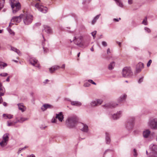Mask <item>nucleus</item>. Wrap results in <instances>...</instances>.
<instances>
[{
    "instance_id": "1",
    "label": "nucleus",
    "mask_w": 157,
    "mask_h": 157,
    "mask_svg": "<svg viewBox=\"0 0 157 157\" xmlns=\"http://www.w3.org/2000/svg\"><path fill=\"white\" fill-rule=\"evenodd\" d=\"M78 119L76 117L72 116L69 117L66 121V123L70 128H72L77 124Z\"/></svg>"
},
{
    "instance_id": "2",
    "label": "nucleus",
    "mask_w": 157,
    "mask_h": 157,
    "mask_svg": "<svg viewBox=\"0 0 157 157\" xmlns=\"http://www.w3.org/2000/svg\"><path fill=\"white\" fill-rule=\"evenodd\" d=\"M23 15V19L24 24L25 25H29L30 24L33 20V16L27 12L24 13Z\"/></svg>"
},
{
    "instance_id": "3",
    "label": "nucleus",
    "mask_w": 157,
    "mask_h": 157,
    "mask_svg": "<svg viewBox=\"0 0 157 157\" xmlns=\"http://www.w3.org/2000/svg\"><path fill=\"white\" fill-rule=\"evenodd\" d=\"M122 75L124 77H130L132 75L131 68L128 67H125L123 69Z\"/></svg>"
},
{
    "instance_id": "4",
    "label": "nucleus",
    "mask_w": 157,
    "mask_h": 157,
    "mask_svg": "<svg viewBox=\"0 0 157 157\" xmlns=\"http://www.w3.org/2000/svg\"><path fill=\"white\" fill-rule=\"evenodd\" d=\"M134 120V118L133 117H129L128 119L126 124V128L128 130L133 128Z\"/></svg>"
},
{
    "instance_id": "5",
    "label": "nucleus",
    "mask_w": 157,
    "mask_h": 157,
    "mask_svg": "<svg viewBox=\"0 0 157 157\" xmlns=\"http://www.w3.org/2000/svg\"><path fill=\"white\" fill-rule=\"evenodd\" d=\"M35 6L39 11L43 13H46L47 12V8L39 3H37L35 5Z\"/></svg>"
},
{
    "instance_id": "6",
    "label": "nucleus",
    "mask_w": 157,
    "mask_h": 157,
    "mask_svg": "<svg viewBox=\"0 0 157 157\" xmlns=\"http://www.w3.org/2000/svg\"><path fill=\"white\" fill-rule=\"evenodd\" d=\"M148 125L153 129L157 130V118H155L149 120Z\"/></svg>"
},
{
    "instance_id": "7",
    "label": "nucleus",
    "mask_w": 157,
    "mask_h": 157,
    "mask_svg": "<svg viewBox=\"0 0 157 157\" xmlns=\"http://www.w3.org/2000/svg\"><path fill=\"white\" fill-rule=\"evenodd\" d=\"M9 139V134L6 133L3 135L2 137V140L0 143V145L2 147H4L7 144Z\"/></svg>"
},
{
    "instance_id": "8",
    "label": "nucleus",
    "mask_w": 157,
    "mask_h": 157,
    "mask_svg": "<svg viewBox=\"0 0 157 157\" xmlns=\"http://www.w3.org/2000/svg\"><path fill=\"white\" fill-rule=\"evenodd\" d=\"M82 36H76L74 37L73 41H74V43L75 44L81 47L83 45V44L82 43Z\"/></svg>"
},
{
    "instance_id": "9",
    "label": "nucleus",
    "mask_w": 157,
    "mask_h": 157,
    "mask_svg": "<svg viewBox=\"0 0 157 157\" xmlns=\"http://www.w3.org/2000/svg\"><path fill=\"white\" fill-rule=\"evenodd\" d=\"M103 102V100L101 99H96L95 100H93L90 103V105L92 107H95L101 105Z\"/></svg>"
},
{
    "instance_id": "10",
    "label": "nucleus",
    "mask_w": 157,
    "mask_h": 157,
    "mask_svg": "<svg viewBox=\"0 0 157 157\" xmlns=\"http://www.w3.org/2000/svg\"><path fill=\"white\" fill-rule=\"evenodd\" d=\"M150 149L152 153L153 154V157H155L157 155V146L153 144H151L149 146Z\"/></svg>"
},
{
    "instance_id": "11",
    "label": "nucleus",
    "mask_w": 157,
    "mask_h": 157,
    "mask_svg": "<svg viewBox=\"0 0 157 157\" xmlns=\"http://www.w3.org/2000/svg\"><path fill=\"white\" fill-rule=\"evenodd\" d=\"M117 104L113 102H111L106 103L104 105H102V106L105 108L108 109L113 108L116 107Z\"/></svg>"
},
{
    "instance_id": "12",
    "label": "nucleus",
    "mask_w": 157,
    "mask_h": 157,
    "mask_svg": "<svg viewBox=\"0 0 157 157\" xmlns=\"http://www.w3.org/2000/svg\"><path fill=\"white\" fill-rule=\"evenodd\" d=\"M29 61L30 63L33 66L38 68H39L40 65L38 63V61L35 58H30L29 59Z\"/></svg>"
},
{
    "instance_id": "13",
    "label": "nucleus",
    "mask_w": 157,
    "mask_h": 157,
    "mask_svg": "<svg viewBox=\"0 0 157 157\" xmlns=\"http://www.w3.org/2000/svg\"><path fill=\"white\" fill-rule=\"evenodd\" d=\"M23 14H21L19 16L13 17L11 19V21L17 23H19L21 21V19L23 18Z\"/></svg>"
},
{
    "instance_id": "14",
    "label": "nucleus",
    "mask_w": 157,
    "mask_h": 157,
    "mask_svg": "<svg viewBox=\"0 0 157 157\" xmlns=\"http://www.w3.org/2000/svg\"><path fill=\"white\" fill-rule=\"evenodd\" d=\"M79 127L80 129L83 132H87L88 131V126L85 124L83 123H80L79 124Z\"/></svg>"
},
{
    "instance_id": "15",
    "label": "nucleus",
    "mask_w": 157,
    "mask_h": 157,
    "mask_svg": "<svg viewBox=\"0 0 157 157\" xmlns=\"http://www.w3.org/2000/svg\"><path fill=\"white\" fill-rule=\"evenodd\" d=\"M13 10V13L15 14L21 9V5L20 3H18L17 4L14 6L13 8H12Z\"/></svg>"
},
{
    "instance_id": "16",
    "label": "nucleus",
    "mask_w": 157,
    "mask_h": 157,
    "mask_svg": "<svg viewBox=\"0 0 157 157\" xmlns=\"http://www.w3.org/2000/svg\"><path fill=\"white\" fill-rule=\"evenodd\" d=\"M13 10V13L15 14L21 9V5L20 3H18L17 4L14 6L13 8H12Z\"/></svg>"
},
{
    "instance_id": "17",
    "label": "nucleus",
    "mask_w": 157,
    "mask_h": 157,
    "mask_svg": "<svg viewBox=\"0 0 157 157\" xmlns=\"http://www.w3.org/2000/svg\"><path fill=\"white\" fill-rule=\"evenodd\" d=\"M144 67V64L141 62H139L136 65V71L137 73H139L142 69Z\"/></svg>"
},
{
    "instance_id": "18",
    "label": "nucleus",
    "mask_w": 157,
    "mask_h": 157,
    "mask_svg": "<svg viewBox=\"0 0 157 157\" xmlns=\"http://www.w3.org/2000/svg\"><path fill=\"white\" fill-rule=\"evenodd\" d=\"M122 113L121 111L118 112L114 114L112 116V118L114 120H117L119 119L121 116Z\"/></svg>"
},
{
    "instance_id": "19",
    "label": "nucleus",
    "mask_w": 157,
    "mask_h": 157,
    "mask_svg": "<svg viewBox=\"0 0 157 157\" xmlns=\"http://www.w3.org/2000/svg\"><path fill=\"white\" fill-rule=\"evenodd\" d=\"M56 119H58L59 121L62 122L64 118L62 113L60 112L58 114H56Z\"/></svg>"
},
{
    "instance_id": "20",
    "label": "nucleus",
    "mask_w": 157,
    "mask_h": 157,
    "mask_svg": "<svg viewBox=\"0 0 157 157\" xmlns=\"http://www.w3.org/2000/svg\"><path fill=\"white\" fill-rule=\"evenodd\" d=\"M151 131L148 129L144 131L143 132V136L144 138H147L150 135Z\"/></svg>"
},
{
    "instance_id": "21",
    "label": "nucleus",
    "mask_w": 157,
    "mask_h": 157,
    "mask_svg": "<svg viewBox=\"0 0 157 157\" xmlns=\"http://www.w3.org/2000/svg\"><path fill=\"white\" fill-rule=\"evenodd\" d=\"M71 104L72 105L78 107L82 105V103L81 102L77 101H71Z\"/></svg>"
},
{
    "instance_id": "22",
    "label": "nucleus",
    "mask_w": 157,
    "mask_h": 157,
    "mask_svg": "<svg viewBox=\"0 0 157 157\" xmlns=\"http://www.w3.org/2000/svg\"><path fill=\"white\" fill-rule=\"evenodd\" d=\"M44 29L43 30V31L46 32L48 33H50L52 32V29L50 27L47 26H44Z\"/></svg>"
},
{
    "instance_id": "23",
    "label": "nucleus",
    "mask_w": 157,
    "mask_h": 157,
    "mask_svg": "<svg viewBox=\"0 0 157 157\" xmlns=\"http://www.w3.org/2000/svg\"><path fill=\"white\" fill-rule=\"evenodd\" d=\"M105 140L106 143L109 144L111 141L110 136L109 133L108 132L105 133Z\"/></svg>"
},
{
    "instance_id": "24",
    "label": "nucleus",
    "mask_w": 157,
    "mask_h": 157,
    "mask_svg": "<svg viewBox=\"0 0 157 157\" xmlns=\"http://www.w3.org/2000/svg\"><path fill=\"white\" fill-rule=\"evenodd\" d=\"M60 68V67L59 66H54L49 68V71L50 73H52L54 71Z\"/></svg>"
},
{
    "instance_id": "25",
    "label": "nucleus",
    "mask_w": 157,
    "mask_h": 157,
    "mask_svg": "<svg viewBox=\"0 0 157 157\" xmlns=\"http://www.w3.org/2000/svg\"><path fill=\"white\" fill-rule=\"evenodd\" d=\"M52 105L49 104H44L41 107V109L43 111H45L47 109L50 108Z\"/></svg>"
},
{
    "instance_id": "26",
    "label": "nucleus",
    "mask_w": 157,
    "mask_h": 157,
    "mask_svg": "<svg viewBox=\"0 0 157 157\" xmlns=\"http://www.w3.org/2000/svg\"><path fill=\"white\" fill-rule=\"evenodd\" d=\"M10 1L12 8H13L14 5L17 4L18 3H19L18 0H10Z\"/></svg>"
},
{
    "instance_id": "27",
    "label": "nucleus",
    "mask_w": 157,
    "mask_h": 157,
    "mask_svg": "<svg viewBox=\"0 0 157 157\" xmlns=\"http://www.w3.org/2000/svg\"><path fill=\"white\" fill-rule=\"evenodd\" d=\"M17 105L19 109L22 112H23L26 109V107L23 105L22 104L19 103Z\"/></svg>"
},
{
    "instance_id": "28",
    "label": "nucleus",
    "mask_w": 157,
    "mask_h": 157,
    "mask_svg": "<svg viewBox=\"0 0 157 157\" xmlns=\"http://www.w3.org/2000/svg\"><path fill=\"white\" fill-rule=\"evenodd\" d=\"M101 14H99L96 16L93 19L92 21L91 24L92 25H94L96 22L97 21L98 19Z\"/></svg>"
},
{
    "instance_id": "29",
    "label": "nucleus",
    "mask_w": 157,
    "mask_h": 157,
    "mask_svg": "<svg viewBox=\"0 0 157 157\" xmlns=\"http://www.w3.org/2000/svg\"><path fill=\"white\" fill-rule=\"evenodd\" d=\"M127 95L126 94H124L121 96L118 99V101L119 102H121L122 101H124L126 98Z\"/></svg>"
},
{
    "instance_id": "30",
    "label": "nucleus",
    "mask_w": 157,
    "mask_h": 157,
    "mask_svg": "<svg viewBox=\"0 0 157 157\" xmlns=\"http://www.w3.org/2000/svg\"><path fill=\"white\" fill-rule=\"evenodd\" d=\"M11 50L16 52L18 55L20 56L21 55V53L18 49L15 48L11 47Z\"/></svg>"
},
{
    "instance_id": "31",
    "label": "nucleus",
    "mask_w": 157,
    "mask_h": 157,
    "mask_svg": "<svg viewBox=\"0 0 157 157\" xmlns=\"http://www.w3.org/2000/svg\"><path fill=\"white\" fill-rule=\"evenodd\" d=\"M3 116L5 119H10L13 117V115L10 114H4Z\"/></svg>"
},
{
    "instance_id": "32",
    "label": "nucleus",
    "mask_w": 157,
    "mask_h": 157,
    "mask_svg": "<svg viewBox=\"0 0 157 157\" xmlns=\"http://www.w3.org/2000/svg\"><path fill=\"white\" fill-rule=\"evenodd\" d=\"M28 119L27 118L21 117L19 119H17L16 122H17V123L18 122L22 123L25 121L28 120Z\"/></svg>"
},
{
    "instance_id": "33",
    "label": "nucleus",
    "mask_w": 157,
    "mask_h": 157,
    "mask_svg": "<svg viewBox=\"0 0 157 157\" xmlns=\"http://www.w3.org/2000/svg\"><path fill=\"white\" fill-rule=\"evenodd\" d=\"M17 123V122H10V121H7V126H14L15 125V124Z\"/></svg>"
},
{
    "instance_id": "34",
    "label": "nucleus",
    "mask_w": 157,
    "mask_h": 157,
    "mask_svg": "<svg viewBox=\"0 0 157 157\" xmlns=\"http://www.w3.org/2000/svg\"><path fill=\"white\" fill-rule=\"evenodd\" d=\"M115 66V63L114 62H113L111 63L108 66V69L109 70H112Z\"/></svg>"
},
{
    "instance_id": "35",
    "label": "nucleus",
    "mask_w": 157,
    "mask_h": 157,
    "mask_svg": "<svg viewBox=\"0 0 157 157\" xmlns=\"http://www.w3.org/2000/svg\"><path fill=\"white\" fill-rule=\"evenodd\" d=\"M42 45L44 50V53H47L48 51V49L47 48L45 47L44 45V43L43 42H42Z\"/></svg>"
},
{
    "instance_id": "36",
    "label": "nucleus",
    "mask_w": 157,
    "mask_h": 157,
    "mask_svg": "<svg viewBox=\"0 0 157 157\" xmlns=\"http://www.w3.org/2000/svg\"><path fill=\"white\" fill-rule=\"evenodd\" d=\"M7 66V64L4 62H0V68H3Z\"/></svg>"
},
{
    "instance_id": "37",
    "label": "nucleus",
    "mask_w": 157,
    "mask_h": 157,
    "mask_svg": "<svg viewBox=\"0 0 157 157\" xmlns=\"http://www.w3.org/2000/svg\"><path fill=\"white\" fill-rule=\"evenodd\" d=\"M4 2V0H0V10L3 7Z\"/></svg>"
},
{
    "instance_id": "38",
    "label": "nucleus",
    "mask_w": 157,
    "mask_h": 157,
    "mask_svg": "<svg viewBox=\"0 0 157 157\" xmlns=\"http://www.w3.org/2000/svg\"><path fill=\"white\" fill-rule=\"evenodd\" d=\"M142 23L145 25H147V17H145L144 19L142 22Z\"/></svg>"
},
{
    "instance_id": "39",
    "label": "nucleus",
    "mask_w": 157,
    "mask_h": 157,
    "mask_svg": "<svg viewBox=\"0 0 157 157\" xmlns=\"http://www.w3.org/2000/svg\"><path fill=\"white\" fill-rule=\"evenodd\" d=\"M7 29H8V31L9 32L10 34L12 35L13 36L14 35V33L9 28H8Z\"/></svg>"
},
{
    "instance_id": "40",
    "label": "nucleus",
    "mask_w": 157,
    "mask_h": 157,
    "mask_svg": "<svg viewBox=\"0 0 157 157\" xmlns=\"http://www.w3.org/2000/svg\"><path fill=\"white\" fill-rule=\"evenodd\" d=\"M96 33H97V31H94V32H93L91 33V34L92 36H93L94 39V38H95V37H96L95 35H96Z\"/></svg>"
},
{
    "instance_id": "41",
    "label": "nucleus",
    "mask_w": 157,
    "mask_h": 157,
    "mask_svg": "<svg viewBox=\"0 0 157 157\" xmlns=\"http://www.w3.org/2000/svg\"><path fill=\"white\" fill-rule=\"evenodd\" d=\"M144 30L147 32L148 33H149L151 32V29L147 27H145L144 28Z\"/></svg>"
},
{
    "instance_id": "42",
    "label": "nucleus",
    "mask_w": 157,
    "mask_h": 157,
    "mask_svg": "<svg viewBox=\"0 0 157 157\" xmlns=\"http://www.w3.org/2000/svg\"><path fill=\"white\" fill-rule=\"evenodd\" d=\"M8 75V74L6 73H2L0 74V76H1L6 77Z\"/></svg>"
},
{
    "instance_id": "43",
    "label": "nucleus",
    "mask_w": 157,
    "mask_h": 157,
    "mask_svg": "<svg viewBox=\"0 0 157 157\" xmlns=\"http://www.w3.org/2000/svg\"><path fill=\"white\" fill-rule=\"evenodd\" d=\"M101 44H102V46H103L104 47H105L107 46V43L105 41H102Z\"/></svg>"
},
{
    "instance_id": "44",
    "label": "nucleus",
    "mask_w": 157,
    "mask_h": 157,
    "mask_svg": "<svg viewBox=\"0 0 157 157\" xmlns=\"http://www.w3.org/2000/svg\"><path fill=\"white\" fill-rule=\"evenodd\" d=\"M117 4L120 7H121L123 6L122 3L120 1H118V2H117Z\"/></svg>"
},
{
    "instance_id": "45",
    "label": "nucleus",
    "mask_w": 157,
    "mask_h": 157,
    "mask_svg": "<svg viewBox=\"0 0 157 157\" xmlns=\"http://www.w3.org/2000/svg\"><path fill=\"white\" fill-rule=\"evenodd\" d=\"M90 0H84L82 3L83 4H86V3H89L90 2Z\"/></svg>"
},
{
    "instance_id": "46",
    "label": "nucleus",
    "mask_w": 157,
    "mask_h": 157,
    "mask_svg": "<svg viewBox=\"0 0 157 157\" xmlns=\"http://www.w3.org/2000/svg\"><path fill=\"white\" fill-rule=\"evenodd\" d=\"M134 154L133 155L135 157H136L137 155V154L136 153V151L135 149H134L133 150Z\"/></svg>"
},
{
    "instance_id": "47",
    "label": "nucleus",
    "mask_w": 157,
    "mask_h": 157,
    "mask_svg": "<svg viewBox=\"0 0 157 157\" xmlns=\"http://www.w3.org/2000/svg\"><path fill=\"white\" fill-rule=\"evenodd\" d=\"M88 82H90L92 84L96 85V83L94 82L92 80L89 79L88 80Z\"/></svg>"
},
{
    "instance_id": "48",
    "label": "nucleus",
    "mask_w": 157,
    "mask_h": 157,
    "mask_svg": "<svg viewBox=\"0 0 157 157\" xmlns=\"http://www.w3.org/2000/svg\"><path fill=\"white\" fill-rule=\"evenodd\" d=\"M152 62V61L151 59H150L147 64V66L149 67L150 66L151 63Z\"/></svg>"
},
{
    "instance_id": "49",
    "label": "nucleus",
    "mask_w": 157,
    "mask_h": 157,
    "mask_svg": "<svg viewBox=\"0 0 157 157\" xmlns=\"http://www.w3.org/2000/svg\"><path fill=\"white\" fill-rule=\"evenodd\" d=\"M90 85V84L89 82H86L84 85V86L85 87H89Z\"/></svg>"
},
{
    "instance_id": "50",
    "label": "nucleus",
    "mask_w": 157,
    "mask_h": 157,
    "mask_svg": "<svg viewBox=\"0 0 157 157\" xmlns=\"http://www.w3.org/2000/svg\"><path fill=\"white\" fill-rule=\"evenodd\" d=\"M143 77H141L138 80V83H141V82H142L143 81Z\"/></svg>"
},
{
    "instance_id": "51",
    "label": "nucleus",
    "mask_w": 157,
    "mask_h": 157,
    "mask_svg": "<svg viewBox=\"0 0 157 157\" xmlns=\"http://www.w3.org/2000/svg\"><path fill=\"white\" fill-rule=\"evenodd\" d=\"M133 2L132 0H128V3L129 4H132Z\"/></svg>"
},
{
    "instance_id": "52",
    "label": "nucleus",
    "mask_w": 157,
    "mask_h": 157,
    "mask_svg": "<svg viewBox=\"0 0 157 157\" xmlns=\"http://www.w3.org/2000/svg\"><path fill=\"white\" fill-rule=\"evenodd\" d=\"M139 131L137 130H135L134 131V134H137L139 133Z\"/></svg>"
},
{
    "instance_id": "53",
    "label": "nucleus",
    "mask_w": 157,
    "mask_h": 157,
    "mask_svg": "<svg viewBox=\"0 0 157 157\" xmlns=\"http://www.w3.org/2000/svg\"><path fill=\"white\" fill-rule=\"evenodd\" d=\"M56 120L54 118H53L52 120V123H55L56 122Z\"/></svg>"
},
{
    "instance_id": "54",
    "label": "nucleus",
    "mask_w": 157,
    "mask_h": 157,
    "mask_svg": "<svg viewBox=\"0 0 157 157\" xmlns=\"http://www.w3.org/2000/svg\"><path fill=\"white\" fill-rule=\"evenodd\" d=\"M110 151V150L109 149H107V150H106L104 152V155H105L107 152H108V151Z\"/></svg>"
},
{
    "instance_id": "55",
    "label": "nucleus",
    "mask_w": 157,
    "mask_h": 157,
    "mask_svg": "<svg viewBox=\"0 0 157 157\" xmlns=\"http://www.w3.org/2000/svg\"><path fill=\"white\" fill-rule=\"evenodd\" d=\"M47 127L46 126H44V127L42 125H41V126H40V128L41 129H45V128L46 127Z\"/></svg>"
},
{
    "instance_id": "56",
    "label": "nucleus",
    "mask_w": 157,
    "mask_h": 157,
    "mask_svg": "<svg viewBox=\"0 0 157 157\" xmlns=\"http://www.w3.org/2000/svg\"><path fill=\"white\" fill-rule=\"evenodd\" d=\"M22 149H21V148H20L19 149V150H18V151L17 152V153H18V154H19L21 152V151H22Z\"/></svg>"
},
{
    "instance_id": "57",
    "label": "nucleus",
    "mask_w": 157,
    "mask_h": 157,
    "mask_svg": "<svg viewBox=\"0 0 157 157\" xmlns=\"http://www.w3.org/2000/svg\"><path fill=\"white\" fill-rule=\"evenodd\" d=\"M107 54H109V53H110V51L109 48L107 49Z\"/></svg>"
},
{
    "instance_id": "58",
    "label": "nucleus",
    "mask_w": 157,
    "mask_h": 157,
    "mask_svg": "<svg viewBox=\"0 0 157 157\" xmlns=\"http://www.w3.org/2000/svg\"><path fill=\"white\" fill-rule=\"evenodd\" d=\"M28 147L26 146H25L24 147H23L22 148H21L22 150H25L26 148Z\"/></svg>"
},
{
    "instance_id": "59",
    "label": "nucleus",
    "mask_w": 157,
    "mask_h": 157,
    "mask_svg": "<svg viewBox=\"0 0 157 157\" xmlns=\"http://www.w3.org/2000/svg\"><path fill=\"white\" fill-rule=\"evenodd\" d=\"M27 157H35V156L33 154H31L30 155L28 156Z\"/></svg>"
},
{
    "instance_id": "60",
    "label": "nucleus",
    "mask_w": 157,
    "mask_h": 157,
    "mask_svg": "<svg viewBox=\"0 0 157 157\" xmlns=\"http://www.w3.org/2000/svg\"><path fill=\"white\" fill-rule=\"evenodd\" d=\"M113 21H116V22H118V21H119V20L118 19L114 18L113 19Z\"/></svg>"
},
{
    "instance_id": "61",
    "label": "nucleus",
    "mask_w": 157,
    "mask_h": 157,
    "mask_svg": "<svg viewBox=\"0 0 157 157\" xmlns=\"http://www.w3.org/2000/svg\"><path fill=\"white\" fill-rule=\"evenodd\" d=\"M3 105L4 106H7V103L6 102H4L3 103Z\"/></svg>"
},
{
    "instance_id": "62",
    "label": "nucleus",
    "mask_w": 157,
    "mask_h": 157,
    "mask_svg": "<svg viewBox=\"0 0 157 157\" xmlns=\"http://www.w3.org/2000/svg\"><path fill=\"white\" fill-rule=\"evenodd\" d=\"M6 81L7 82H9L10 81V78L9 77H8L6 80Z\"/></svg>"
},
{
    "instance_id": "63",
    "label": "nucleus",
    "mask_w": 157,
    "mask_h": 157,
    "mask_svg": "<svg viewBox=\"0 0 157 157\" xmlns=\"http://www.w3.org/2000/svg\"><path fill=\"white\" fill-rule=\"evenodd\" d=\"M65 64H64L62 65V67H61V68H65Z\"/></svg>"
},
{
    "instance_id": "64",
    "label": "nucleus",
    "mask_w": 157,
    "mask_h": 157,
    "mask_svg": "<svg viewBox=\"0 0 157 157\" xmlns=\"http://www.w3.org/2000/svg\"><path fill=\"white\" fill-rule=\"evenodd\" d=\"M90 50L92 51V52H93L94 51V48H93V47H92L91 48H90Z\"/></svg>"
}]
</instances>
